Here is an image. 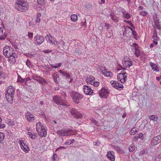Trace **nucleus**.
Segmentation results:
<instances>
[{
  "instance_id": "nucleus-49",
  "label": "nucleus",
  "mask_w": 161,
  "mask_h": 161,
  "mask_svg": "<svg viewBox=\"0 0 161 161\" xmlns=\"http://www.w3.org/2000/svg\"><path fill=\"white\" fill-rule=\"evenodd\" d=\"M28 25L31 28L34 26V24L31 21H29L28 22Z\"/></svg>"
},
{
  "instance_id": "nucleus-58",
  "label": "nucleus",
  "mask_w": 161,
  "mask_h": 161,
  "mask_svg": "<svg viewBox=\"0 0 161 161\" xmlns=\"http://www.w3.org/2000/svg\"><path fill=\"white\" fill-rule=\"evenodd\" d=\"M12 45L15 49H17L18 48L17 46L15 43H12Z\"/></svg>"
},
{
  "instance_id": "nucleus-57",
  "label": "nucleus",
  "mask_w": 161,
  "mask_h": 161,
  "mask_svg": "<svg viewBox=\"0 0 161 161\" xmlns=\"http://www.w3.org/2000/svg\"><path fill=\"white\" fill-rule=\"evenodd\" d=\"M104 26L107 28V29L108 30L109 29V26H110V25L108 23H105V26Z\"/></svg>"
},
{
  "instance_id": "nucleus-39",
  "label": "nucleus",
  "mask_w": 161,
  "mask_h": 161,
  "mask_svg": "<svg viewBox=\"0 0 161 161\" xmlns=\"http://www.w3.org/2000/svg\"><path fill=\"white\" fill-rule=\"evenodd\" d=\"M25 55L27 57H34V54L32 53H29L25 54Z\"/></svg>"
},
{
  "instance_id": "nucleus-50",
  "label": "nucleus",
  "mask_w": 161,
  "mask_h": 161,
  "mask_svg": "<svg viewBox=\"0 0 161 161\" xmlns=\"http://www.w3.org/2000/svg\"><path fill=\"white\" fill-rule=\"evenodd\" d=\"M161 158V156L158 155L155 157V161H159Z\"/></svg>"
},
{
  "instance_id": "nucleus-2",
  "label": "nucleus",
  "mask_w": 161,
  "mask_h": 161,
  "mask_svg": "<svg viewBox=\"0 0 161 161\" xmlns=\"http://www.w3.org/2000/svg\"><path fill=\"white\" fill-rule=\"evenodd\" d=\"M57 133L61 136H70L76 135L77 133V132L76 131L71 129L67 130L66 129H63L60 130H58Z\"/></svg>"
},
{
  "instance_id": "nucleus-28",
  "label": "nucleus",
  "mask_w": 161,
  "mask_h": 161,
  "mask_svg": "<svg viewBox=\"0 0 161 161\" xmlns=\"http://www.w3.org/2000/svg\"><path fill=\"white\" fill-rule=\"evenodd\" d=\"M149 119L151 120L157 121L158 119L157 117L154 115H152L149 117Z\"/></svg>"
},
{
  "instance_id": "nucleus-34",
  "label": "nucleus",
  "mask_w": 161,
  "mask_h": 161,
  "mask_svg": "<svg viewBox=\"0 0 161 161\" xmlns=\"http://www.w3.org/2000/svg\"><path fill=\"white\" fill-rule=\"evenodd\" d=\"M71 19L72 21H75L78 19L77 16L75 14H72L71 16Z\"/></svg>"
},
{
  "instance_id": "nucleus-22",
  "label": "nucleus",
  "mask_w": 161,
  "mask_h": 161,
  "mask_svg": "<svg viewBox=\"0 0 161 161\" xmlns=\"http://www.w3.org/2000/svg\"><path fill=\"white\" fill-rule=\"evenodd\" d=\"M45 127L43 125H42L40 122L36 123V128L37 132L40 131L42 129Z\"/></svg>"
},
{
  "instance_id": "nucleus-56",
  "label": "nucleus",
  "mask_w": 161,
  "mask_h": 161,
  "mask_svg": "<svg viewBox=\"0 0 161 161\" xmlns=\"http://www.w3.org/2000/svg\"><path fill=\"white\" fill-rule=\"evenodd\" d=\"M159 20H158V18L157 17H154L153 18V21L154 22V23H156V22H158Z\"/></svg>"
},
{
  "instance_id": "nucleus-59",
  "label": "nucleus",
  "mask_w": 161,
  "mask_h": 161,
  "mask_svg": "<svg viewBox=\"0 0 161 161\" xmlns=\"http://www.w3.org/2000/svg\"><path fill=\"white\" fill-rule=\"evenodd\" d=\"M40 19L37 17L36 20V23L39 22L40 21Z\"/></svg>"
},
{
  "instance_id": "nucleus-27",
  "label": "nucleus",
  "mask_w": 161,
  "mask_h": 161,
  "mask_svg": "<svg viewBox=\"0 0 161 161\" xmlns=\"http://www.w3.org/2000/svg\"><path fill=\"white\" fill-rule=\"evenodd\" d=\"M3 72V69L1 67L0 68V79L4 78L6 77V75Z\"/></svg>"
},
{
  "instance_id": "nucleus-8",
  "label": "nucleus",
  "mask_w": 161,
  "mask_h": 161,
  "mask_svg": "<svg viewBox=\"0 0 161 161\" xmlns=\"http://www.w3.org/2000/svg\"><path fill=\"white\" fill-rule=\"evenodd\" d=\"M110 83L113 87L118 90H122L124 87L123 85L122 84L118 83L116 81L111 80Z\"/></svg>"
},
{
  "instance_id": "nucleus-51",
  "label": "nucleus",
  "mask_w": 161,
  "mask_h": 161,
  "mask_svg": "<svg viewBox=\"0 0 161 161\" xmlns=\"http://www.w3.org/2000/svg\"><path fill=\"white\" fill-rule=\"evenodd\" d=\"M33 36V34L31 32H28V36L29 38H30L31 40Z\"/></svg>"
},
{
  "instance_id": "nucleus-20",
  "label": "nucleus",
  "mask_w": 161,
  "mask_h": 161,
  "mask_svg": "<svg viewBox=\"0 0 161 161\" xmlns=\"http://www.w3.org/2000/svg\"><path fill=\"white\" fill-rule=\"evenodd\" d=\"M17 55L16 53H14L12 55H11L10 57H9L8 58V61L9 63L10 64H14L16 62L15 57H17Z\"/></svg>"
},
{
  "instance_id": "nucleus-62",
  "label": "nucleus",
  "mask_w": 161,
  "mask_h": 161,
  "mask_svg": "<svg viewBox=\"0 0 161 161\" xmlns=\"http://www.w3.org/2000/svg\"><path fill=\"white\" fill-rule=\"evenodd\" d=\"M5 125L4 124H0V129L3 128H5Z\"/></svg>"
},
{
  "instance_id": "nucleus-10",
  "label": "nucleus",
  "mask_w": 161,
  "mask_h": 161,
  "mask_svg": "<svg viewBox=\"0 0 161 161\" xmlns=\"http://www.w3.org/2000/svg\"><path fill=\"white\" fill-rule=\"evenodd\" d=\"M98 93L101 97L103 98H106L107 96L109 94V92L105 88H102L99 92Z\"/></svg>"
},
{
  "instance_id": "nucleus-12",
  "label": "nucleus",
  "mask_w": 161,
  "mask_h": 161,
  "mask_svg": "<svg viewBox=\"0 0 161 161\" xmlns=\"http://www.w3.org/2000/svg\"><path fill=\"white\" fill-rule=\"evenodd\" d=\"M83 89L84 92L86 95H90L93 93V90L91 89V87L89 86L84 85Z\"/></svg>"
},
{
  "instance_id": "nucleus-53",
  "label": "nucleus",
  "mask_w": 161,
  "mask_h": 161,
  "mask_svg": "<svg viewBox=\"0 0 161 161\" xmlns=\"http://www.w3.org/2000/svg\"><path fill=\"white\" fill-rule=\"evenodd\" d=\"M91 120L92 122L95 125H98L97 123L98 122L97 121H96V120H95L94 119L92 118L91 119Z\"/></svg>"
},
{
  "instance_id": "nucleus-64",
  "label": "nucleus",
  "mask_w": 161,
  "mask_h": 161,
  "mask_svg": "<svg viewBox=\"0 0 161 161\" xmlns=\"http://www.w3.org/2000/svg\"><path fill=\"white\" fill-rule=\"evenodd\" d=\"M34 79L36 80L39 79V78H40V76H34Z\"/></svg>"
},
{
  "instance_id": "nucleus-5",
  "label": "nucleus",
  "mask_w": 161,
  "mask_h": 161,
  "mask_svg": "<svg viewBox=\"0 0 161 161\" xmlns=\"http://www.w3.org/2000/svg\"><path fill=\"white\" fill-rule=\"evenodd\" d=\"M53 100L54 103L57 104L66 106L65 101L58 96H54L53 98Z\"/></svg>"
},
{
  "instance_id": "nucleus-33",
  "label": "nucleus",
  "mask_w": 161,
  "mask_h": 161,
  "mask_svg": "<svg viewBox=\"0 0 161 161\" xmlns=\"http://www.w3.org/2000/svg\"><path fill=\"white\" fill-rule=\"evenodd\" d=\"M115 149L119 153L122 154L124 153V151L122 149H121L119 146H116L115 147Z\"/></svg>"
},
{
  "instance_id": "nucleus-55",
  "label": "nucleus",
  "mask_w": 161,
  "mask_h": 161,
  "mask_svg": "<svg viewBox=\"0 0 161 161\" xmlns=\"http://www.w3.org/2000/svg\"><path fill=\"white\" fill-rule=\"evenodd\" d=\"M94 83L93 86L95 87H97L99 84V83L97 81H95Z\"/></svg>"
},
{
  "instance_id": "nucleus-60",
  "label": "nucleus",
  "mask_w": 161,
  "mask_h": 161,
  "mask_svg": "<svg viewBox=\"0 0 161 161\" xmlns=\"http://www.w3.org/2000/svg\"><path fill=\"white\" fill-rule=\"evenodd\" d=\"M4 12V9L3 8L0 6V14Z\"/></svg>"
},
{
  "instance_id": "nucleus-35",
  "label": "nucleus",
  "mask_w": 161,
  "mask_h": 161,
  "mask_svg": "<svg viewBox=\"0 0 161 161\" xmlns=\"http://www.w3.org/2000/svg\"><path fill=\"white\" fill-rule=\"evenodd\" d=\"M129 151L130 152H133L135 149V147L133 144H132L129 148Z\"/></svg>"
},
{
  "instance_id": "nucleus-29",
  "label": "nucleus",
  "mask_w": 161,
  "mask_h": 161,
  "mask_svg": "<svg viewBox=\"0 0 161 161\" xmlns=\"http://www.w3.org/2000/svg\"><path fill=\"white\" fill-rule=\"evenodd\" d=\"M110 15L111 16V19L115 22H117L119 21V18L115 15L110 14Z\"/></svg>"
},
{
  "instance_id": "nucleus-16",
  "label": "nucleus",
  "mask_w": 161,
  "mask_h": 161,
  "mask_svg": "<svg viewBox=\"0 0 161 161\" xmlns=\"http://www.w3.org/2000/svg\"><path fill=\"white\" fill-rule=\"evenodd\" d=\"M100 72H102V74L105 76L108 77L110 76V73H111V72L107 71L105 69V67L103 66H101L100 68Z\"/></svg>"
},
{
  "instance_id": "nucleus-38",
  "label": "nucleus",
  "mask_w": 161,
  "mask_h": 161,
  "mask_svg": "<svg viewBox=\"0 0 161 161\" xmlns=\"http://www.w3.org/2000/svg\"><path fill=\"white\" fill-rule=\"evenodd\" d=\"M37 2L38 4L41 5H43L45 3L44 0H37Z\"/></svg>"
},
{
  "instance_id": "nucleus-21",
  "label": "nucleus",
  "mask_w": 161,
  "mask_h": 161,
  "mask_svg": "<svg viewBox=\"0 0 161 161\" xmlns=\"http://www.w3.org/2000/svg\"><path fill=\"white\" fill-rule=\"evenodd\" d=\"M5 96L8 102L10 104H12L13 103V98L14 95H11L8 94H6Z\"/></svg>"
},
{
  "instance_id": "nucleus-36",
  "label": "nucleus",
  "mask_w": 161,
  "mask_h": 161,
  "mask_svg": "<svg viewBox=\"0 0 161 161\" xmlns=\"http://www.w3.org/2000/svg\"><path fill=\"white\" fill-rule=\"evenodd\" d=\"M75 142V140L74 139H72L70 140H68L66 141V142H65V145H70L71 144L74 143Z\"/></svg>"
},
{
  "instance_id": "nucleus-19",
  "label": "nucleus",
  "mask_w": 161,
  "mask_h": 161,
  "mask_svg": "<svg viewBox=\"0 0 161 161\" xmlns=\"http://www.w3.org/2000/svg\"><path fill=\"white\" fill-rule=\"evenodd\" d=\"M11 95H14V89L13 86H9L6 90V93Z\"/></svg>"
},
{
  "instance_id": "nucleus-44",
  "label": "nucleus",
  "mask_w": 161,
  "mask_h": 161,
  "mask_svg": "<svg viewBox=\"0 0 161 161\" xmlns=\"http://www.w3.org/2000/svg\"><path fill=\"white\" fill-rule=\"evenodd\" d=\"M4 134L3 133L1 132L0 133V143L3 141L4 138Z\"/></svg>"
},
{
  "instance_id": "nucleus-31",
  "label": "nucleus",
  "mask_w": 161,
  "mask_h": 161,
  "mask_svg": "<svg viewBox=\"0 0 161 161\" xmlns=\"http://www.w3.org/2000/svg\"><path fill=\"white\" fill-rule=\"evenodd\" d=\"M123 13V18L126 19H129L130 17V14L128 13H125L123 11H122Z\"/></svg>"
},
{
  "instance_id": "nucleus-47",
  "label": "nucleus",
  "mask_w": 161,
  "mask_h": 161,
  "mask_svg": "<svg viewBox=\"0 0 161 161\" xmlns=\"http://www.w3.org/2000/svg\"><path fill=\"white\" fill-rule=\"evenodd\" d=\"M26 64L27 66L29 67H30V66H31V63L30 61L28 60H27L26 63Z\"/></svg>"
},
{
  "instance_id": "nucleus-6",
  "label": "nucleus",
  "mask_w": 161,
  "mask_h": 161,
  "mask_svg": "<svg viewBox=\"0 0 161 161\" xmlns=\"http://www.w3.org/2000/svg\"><path fill=\"white\" fill-rule=\"evenodd\" d=\"M127 74L125 72L119 73L117 76V80L124 83L126 80Z\"/></svg>"
},
{
  "instance_id": "nucleus-45",
  "label": "nucleus",
  "mask_w": 161,
  "mask_h": 161,
  "mask_svg": "<svg viewBox=\"0 0 161 161\" xmlns=\"http://www.w3.org/2000/svg\"><path fill=\"white\" fill-rule=\"evenodd\" d=\"M153 38L154 40L158 41L159 40V38L157 36V34H155L153 35Z\"/></svg>"
},
{
  "instance_id": "nucleus-26",
  "label": "nucleus",
  "mask_w": 161,
  "mask_h": 161,
  "mask_svg": "<svg viewBox=\"0 0 161 161\" xmlns=\"http://www.w3.org/2000/svg\"><path fill=\"white\" fill-rule=\"evenodd\" d=\"M47 37H46L47 39L49 42L51 43L54 44L55 43V42L53 41V40L54 39V38L51 36L50 35L47 34Z\"/></svg>"
},
{
  "instance_id": "nucleus-9",
  "label": "nucleus",
  "mask_w": 161,
  "mask_h": 161,
  "mask_svg": "<svg viewBox=\"0 0 161 161\" xmlns=\"http://www.w3.org/2000/svg\"><path fill=\"white\" fill-rule=\"evenodd\" d=\"M71 115L77 119H80L82 117V114L80 113L75 108H72L70 111Z\"/></svg>"
},
{
  "instance_id": "nucleus-41",
  "label": "nucleus",
  "mask_w": 161,
  "mask_h": 161,
  "mask_svg": "<svg viewBox=\"0 0 161 161\" xmlns=\"http://www.w3.org/2000/svg\"><path fill=\"white\" fill-rule=\"evenodd\" d=\"M25 79L22 78L20 75H18L17 81L19 82H23L25 81Z\"/></svg>"
},
{
  "instance_id": "nucleus-63",
  "label": "nucleus",
  "mask_w": 161,
  "mask_h": 161,
  "mask_svg": "<svg viewBox=\"0 0 161 161\" xmlns=\"http://www.w3.org/2000/svg\"><path fill=\"white\" fill-rule=\"evenodd\" d=\"M5 36H4L2 35L1 36H0V40H4V39H5Z\"/></svg>"
},
{
  "instance_id": "nucleus-43",
  "label": "nucleus",
  "mask_w": 161,
  "mask_h": 161,
  "mask_svg": "<svg viewBox=\"0 0 161 161\" xmlns=\"http://www.w3.org/2000/svg\"><path fill=\"white\" fill-rule=\"evenodd\" d=\"M58 155L56 153H54L53 155V161H57L58 158H57Z\"/></svg>"
},
{
  "instance_id": "nucleus-11",
  "label": "nucleus",
  "mask_w": 161,
  "mask_h": 161,
  "mask_svg": "<svg viewBox=\"0 0 161 161\" xmlns=\"http://www.w3.org/2000/svg\"><path fill=\"white\" fill-rule=\"evenodd\" d=\"M161 142V136H158L153 137L151 142L152 146H155Z\"/></svg>"
},
{
  "instance_id": "nucleus-30",
  "label": "nucleus",
  "mask_w": 161,
  "mask_h": 161,
  "mask_svg": "<svg viewBox=\"0 0 161 161\" xmlns=\"http://www.w3.org/2000/svg\"><path fill=\"white\" fill-rule=\"evenodd\" d=\"M54 81L57 83H58L57 79L59 78V75L56 73H54L52 75Z\"/></svg>"
},
{
  "instance_id": "nucleus-1",
  "label": "nucleus",
  "mask_w": 161,
  "mask_h": 161,
  "mask_svg": "<svg viewBox=\"0 0 161 161\" xmlns=\"http://www.w3.org/2000/svg\"><path fill=\"white\" fill-rule=\"evenodd\" d=\"M15 6L17 9L22 12H25L29 8L27 3L22 0H17Z\"/></svg>"
},
{
  "instance_id": "nucleus-23",
  "label": "nucleus",
  "mask_w": 161,
  "mask_h": 161,
  "mask_svg": "<svg viewBox=\"0 0 161 161\" xmlns=\"http://www.w3.org/2000/svg\"><path fill=\"white\" fill-rule=\"evenodd\" d=\"M40 136L42 137H46L47 135V132L45 129V127L42 129L40 131L38 132Z\"/></svg>"
},
{
  "instance_id": "nucleus-17",
  "label": "nucleus",
  "mask_w": 161,
  "mask_h": 161,
  "mask_svg": "<svg viewBox=\"0 0 161 161\" xmlns=\"http://www.w3.org/2000/svg\"><path fill=\"white\" fill-rule=\"evenodd\" d=\"M25 118L30 122H33L35 119L34 115L28 112H27L25 114Z\"/></svg>"
},
{
  "instance_id": "nucleus-61",
  "label": "nucleus",
  "mask_w": 161,
  "mask_h": 161,
  "mask_svg": "<svg viewBox=\"0 0 161 161\" xmlns=\"http://www.w3.org/2000/svg\"><path fill=\"white\" fill-rule=\"evenodd\" d=\"M3 35V29L1 28H0V36Z\"/></svg>"
},
{
  "instance_id": "nucleus-25",
  "label": "nucleus",
  "mask_w": 161,
  "mask_h": 161,
  "mask_svg": "<svg viewBox=\"0 0 161 161\" xmlns=\"http://www.w3.org/2000/svg\"><path fill=\"white\" fill-rule=\"evenodd\" d=\"M138 129L136 127H134L132 128L130 131V134L131 135H134L137 132Z\"/></svg>"
},
{
  "instance_id": "nucleus-24",
  "label": "nucleus",
  "mask_w": 161,
  "mask_h": 161,
  "mask_svg": "<svg viewBox=\"0 0 161 161\" xmlns=\"http://www.w3.org/2000/svg\"><path fill=\"white\" fill-rule=\"evenodd\" d=\"M150 64L151 66L152 69L154 71L158 72L159 71V68L157 65L153 63L152 62H150Z\"/></svg>"
},
{
  "instance_id": "nucleus-54",
  "label": "nucleus",
  "mask_w": 161,
  "mask_h": 161,
  "mask_svg": "<svg viewBox=\"0 0 161 161\" xmlns=\"http://www.w3.org/2000/svg\"><path fill=\"white\" fill-rule=\"evenodd\" d=\"M138 139V137L137 136H136L133 138V141L134 142H136Z\"/></svg>"
},
{
  "instance_id": "nucleus-42",
  "label": "nucleus",
  "mask_w": 161,
  "mask_h": 161,
  "mask_svg": "<svg viewBox=\"0 0 161 161\" xmlns=\"http://www.w3.org/2000/svg\"><path fill=\"white\" fill-rule=\"evenodd\" d=\"M29 136L30 138H31L33 140L36 139L37 137V136H36V134L35 133L32 134L31 135Z\"/></svg>"
},
{
  "instance_id": "nucleus-37",
  "label": "nucleus",
  "mask_w": 161,
  "mask_h": 161,
  "mask_svg": "<svg viewBox=\"0 0 161 161\" xmlns=\"http://www.w3.org/2000/svg\"><path fill=\"white\" fill-rule=\"evenodd\" d=\"M81 53V51L79 48H76L75 50V55H79Z\"/></svg>"
},
{
  "instance_id": "nucleus-7",
  "label": "nucleus",
  "mask_w": 161,
  "mask_h": 161,
  "mask_svg": "<svg viewBox=\"0 0 161 161\" xmlns=\"http://www.w3.org/2000/svg\"><path fill=\"white\" fill-rule=\"evenodd\" d=\"M34 41L36 44L39 45L44 42V38L42 36L37 34L34 37Z\"/></svg>"
},
{
  "instance_id": "nucleus-48",
  "label": "nucleus",
  "mask_w": 161,
  "mask_h": 161,
  "mask_svg": "<svg viewBox=\"0 0 161 161\" xmlns=\"http://www.w3.org/2000/svg\"><path fill=\"white\" fill-rule=\"evenodd\" d=\"M138 137V138H139L140 139H141L142 140H143L144 138L143 134L141 133H140L139 134Z\"/></svg>"
},
{
  "instance_id": "nucleus-32",
  "label": "nucleus",
  "mask_w": 161,
  "mask_h": 161,
  "mask_svg": "<svg viewBox=\"0 0 161 161\" xmlns=\"http://www.w3.org/2000/svg\"><path fill=\"white\" fill-rule=\"evenodd\" d=\"M62 74L64 76H66V78L67 79H69L71 77L70 75L65 71L63 70V72H62Z\"/></svg>"
},
{
  "instance_id": "nucleus-18",
  "label": "nucleus",
  "mask_w": 161,
  "mask_h": 161,
  "mask_svg": "<svg viewBox=\"0 0 161 161\" xmlns=\"http://www.w3.org/2000/svg\"><path fill=\"white\" fill-rule=\"evenodd\" d=\"M114 154V153L113 151L108 152L107 156L108 159L111 161H114L115 160Z\"/></svg>"
},
{
  "instance_id": "nucleus-13",
  "label": "nucleus",
  "mask_w": 161,
  "mask_h": 161,
  "mask_svg": "<svg viewBox=\"0 0 161 161\" xmlns=\"http://www.w3.org/2000/svg\"><path fill=\"white\" fill-rule=\"evenodd\" d=\"M19 143L20 145L21 148L25 153H27L29 150V148L28 146L22 140L19 141Z\"/></svg>"
},
{
  "instance_id": "nucleus-15",
  "label": "nucleus",
  "mask_w": 161,
  "mask_h": 161,
  "mask_svg": "<svg viewBox=\"0 0 161 161\" xmlns=\"http://www.w3.org/2000/svg\"><path fill=\"white\" fill-rule=\"evenodd\" d=\"M132 50L135 51V55L138 57L140 55V51L138 49L139 47L138 45L136 43H133L132 45Z\"/></svg>"
},
{
  "instance_id": "nucleus-52",
  "label": "nucleus",
  "mask_w": 161,
  "mask_h": 161,
  "mask_svg": "<svg viewBox=\"0 0 161 161\" xmlns=\"http://www.w3.org/2000/svg\"><path fill=\"white\" fill-rule=\"evenodd\" d=\"M147 14V12L146 11H141L140 12V14L141 15L143 16H146Z\"/></svg>"
},
{
  "instance_id": "nucleus-3",
  "label": "nucleus",
  "mask_w": 161,
  "mask_h": 161,
  "mask_svg": "<svg viewBox=\"0 0 161 161\" xmlns=\"http://www.w3.org/2000/svg\"><path fill=\"white\" fill-rule=\"evenodd\" d=\"M71 97L75 103L78 104L79 103L80 100L83 98V96L78 92H73Z\"/></svg>"
},
{
  "instance_id": "nucleus-46",
  "label": "nucleus",
  "mask_w": 161,
  "mask_h": 161,
  "mask_svg": "<svg viewBox=\"0 0 161 161\" xmlns=\"http://www.w3.org/2000/svg\"><path fill=\"white\" fill-rule=\"evenodd\" d=\"M155 24L156 27L158 29L160 30L161 29V27L160 26L159 22H156V23H155Z\"/></svg>"
},
{
  "instance_id": "nucleus-14",
  "label": "nucleus",
  "mask_w": 161,
  "mask_h": 161,
  "mask_svg": "<svg viewBox=\"0 0 161 161\" xmlns=\"http://www.w3.org/2000/svg\"><path fill=\"white\" fill-rule=\"evenodd\" d=\"M133 62L128 59L126 60L125 58H124L123 61V64L124 66L126 68L129 67L132 65Z\"/></svg>"
},
{
  "instance_id": "nucleus-4",
  "label": "nucleus",
  "mask_w": 161,
  "mask_h": 161,
  "mask_svg": "<svg viewBox=\"0 0 161 161\" xmlns=\"http://www.w3.org/2000/svg\"><path fill=\"white\" fill-rule=\"evenodd\" d=\"M13 49L8 46H6L4 47L3 48V53L4 55L7 57H10L14 54Z\"/></svg>"
},
{
  "instance_id": "nucleus-40",
  "label": "nucleus",
  "mask_w": 161,
  "mask_h": 161,
  "mask_svg": "<svg viewBox=\"0 0 161 161\" xmlns=\"http://www.w3.org/2000/svg\"><path fill=\"white\" fill-rule=\"evenodd\" d=\"M93 80V79L90 77H88L86 79V81L88 84H90L92 83V81Z\"/></svg>"
}]
</instances>
